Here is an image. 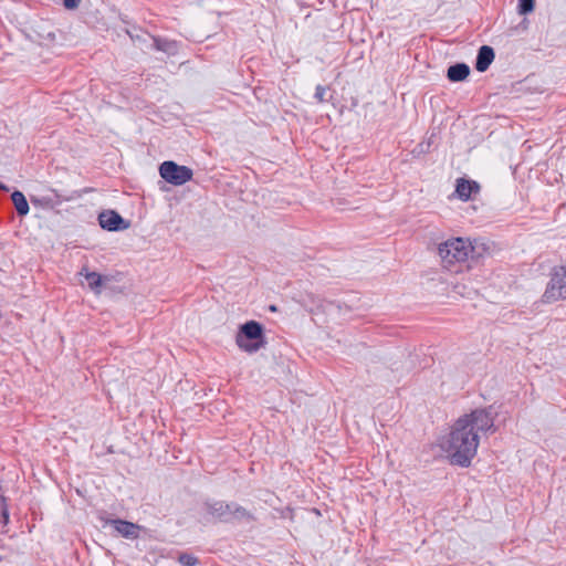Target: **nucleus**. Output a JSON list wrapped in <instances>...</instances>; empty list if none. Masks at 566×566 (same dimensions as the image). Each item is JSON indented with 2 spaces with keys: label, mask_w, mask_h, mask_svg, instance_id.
Instances as JSON below:
<instances>
[{
  "label": "nucleus",
  "mask_w": 566,
  "mask_h": 566,
  "mask_svg": "<svg viewBox=\"0 0 566 566\" xmlns=\"http://www.w3.org/2000/svg\"><path fill=\"white\" fill-rule=\"evenodd\" d=\"M494 431V418L486 409L461 416L442 443L452 464L468 468L476 455L481 434Z\"/></svg>",
  "instance_id": "1"
},
{
  "label": "nucleus",
  "mask_w": 566,
  "mask_h": 566,
  "mask_svg": "<svg viewBox=\"0 0 566 566\" xmlns=\"http://www.w3.org/2000/svg\"><path fill=\"white\" fill-rule=\"evenodd\" d=\"M488 245L479 240L471 242L463 238L449 239L438 247V253L442 264L450 268L457 263H463L469 259H480L488 253Z\"/></svg>",
  "instance_id": "2"
},
{
  "label": "nucleus",
  "mask_w": 566,
  "mask_h": 566,
  "mask_svg": "<svg viewBox=\"0 0 566 566\" xmlns=\"http://www.w3.org/2000/svg\"><path fill=\"white\" fill-rule=\"evenodd\" d=\"M262 325L255 321H249L241 325L240 332L237 335V344L244 352L254 353L262 347Z\"/></svg>",
  "instance_id": "3"
},
{
  "label": "nucleus",
  "mask_w": 566,
  "mask_h": 566,
  "mask_svg": "<svg viewBox=\"0 0 566 566\" xmlns=\"http://www.w3.org/2000/svg\"><path fill=\"white\" fill-rule=\"evenodd\" d=\"M206 510L209 515L221 521H231L232 518H243L248 515L245 509L223 501L206 502Z\"/></svg>",
  "instance_id": "4"
},
{
  "label": "nucleus",
  "mask_w": 566,
  "mask_h": 566,
  "mask_svg": "<svg viewBox=\"0 0 566 566\" xmlns=\"http://www.w3.org/2000/svg\"><path fill=\"white\" fill-rule=\"evenodd\" d=\"M159 174L167 182L181 186L192 179L193 172L187 166L177 165L175 161H164L159 167Z\"/></svg>",
  "instance_id": "5"
},
{
  "label": "nucleus",
  "mask_w": 566,
  "mask_h": 566,
  "mask_svg": "<svg viewBox=\"0 0 566 566\" xmlns=\"http://www.w3.org/2000/svg\"><path fill=\"white\" fill-rule=\"evenodd\" d=\"M98 520L105 528L112 526L117 535L127 539H136L139 537L140 526L129 521L120 518H109L105 512L99 513Z\"/></svg>",
  "instance_id": "6"
},
{
  "label": "nucleus",
  "mask_w": 566,
  "mask_h": 566,
  "mask_svg": "<svg viewBox=\"0 0 566 566\" xmlns=\"http://www.w3.org/2000/svg\"><path fill=\"white\" fill-rule=\"evenodd\" d=\"M544 296L548 301L566 298V266H562L552 274Z\"/></svg>",
  "instance_id": "7"
},
{
  "label": "nucleus",
  "mask_w": 566,
  "mask_h": 566,
  "mask_svg": "<svg viewBox=\"0 0 566 566\" xmlns=\"http://www.w3.org/2000/svg\"><path fill=\"white\" fill-rule=\"evenodd\" d=\"M99 226L107 231H118L127 228L125 220L114 210H106L98 214Z\"/></svg>",
  "instance_id": "8"
},
{
  "label": "nucleus",
  "mask_w": 566,
  "mask_h": 566,
  "mask_svg": "<svg viewBox=\"0 0 566 566\" xmlns=\"http://www.w3.org/2000/svg\"><path fill=\"white\" fill-rule=\"evenodd\" d=\"M151 40L150 49L164 52L168 56H175L179 53L180 43L163 36L147 35Z\"/></svg>",
  "instance_id": "9"
},
{
  "label": "nucleus",
  "mask_w": 566,
  "mask_h": 566,
  "mask_svg": "<svg viewBox=\"0 0 566 566\" xmlns=\"http://www.w3.org/2000/svg\"><path fill=\"white\" fill-rule=\"evenodd\" d=\"M479 190L480 186L474 180H467L464 178H459L457 180L455 193L463 201L470 200L473 195L479 192Z\"/></svg>",
  "instance_id": "10"
},
{
  "label": "nucleus",
  "mask_w": 566,
  "mask_h": 566,
  "mask_svg": "<svg viewBox=\"0 0 566 566\" xmlns=\"http://www.w3.org/2000/svg\"><path fill=\"white\" fill-rule=\"evenodd\" d=\"M495 53L493 48L489 45H482L476 55L475 69L479 72H485L492 62L494 61Z\"/></svg>",
  "instance_id": "11"
},
{
  "label": "nucleus",
  "mask_w": 566,
  "mask_h": 566,
  "mask_svg": "<svg viewBox=\"0 0 566 566\" xmlns=\"http://www.w3.org/2000/svg\"><path fill=\"white\" fill-rule=\"evenodd\" d=\"M78 274L85 277L88 287L95 294H101L105 282V279L101 274L90 271L86 266L82 268Z\"/></svg>",
  "instance_id": "12"
},
{
  "label": "nucleus",
  "mask_w": 566,
  "mask_h": 566,
  "mask_svg": "<svg viewBox=\"0 0 566 566\" xmlns=\"http://www.w3.org/2000/svg\"><path fill=\"white\" fill-rule=\"evenodd\" d=\"M470 74V67L465 63H457L448 69L447 76L451 82L464 81Z\"/></svg>",
  "instance_id": "13"
},
{
  "label": "nucleus",
  "mask_w": 566,
  "mask_h": 566,
  "mask_svg": "<svg viewBox=\"0 0 566 566\" xmlns=\"http://www.w3.org/2000/svg\"><path fill=\"white\" fill-rule=\"evenodd\" d=\"M14 208L20 217H24L29 213L30 207L25 196L21 191H13L11 195Z\"/></svg>",
  "instance_id": "14"
},
{
  "label": "nucleus",
  "mask_w": 566,
  "mask_h": 566,
  "mask_svg": "<svg viewBox=\"0 0 566 566\" xmlns=\"http://www.w3.org/2000/svg\"><path fill=\"white\" fill-rule=\"evenodd\" d=\"M535 1L534 0H518V13L527 14L534 10Z\"/></svg>",
  "instance_id": "15"
},
{
  "label": "nucleus",
  "mask_w": 566,
  "mask_h": 566,
  "mask_svg": "<svg viewBox=\"0 0 566 566\" xmlns=\"http://www.w3.org/2000/svg\"><path fill=\"white\" fill-rule=\"evenodd\" d=\"M178 562L182 566H197L199 563L196 556L187 553L180 554V556L178 557Z\"/></svg>",
  "instance_id": "16"
},
{
  "label": "nucleus",
  "mask_w": 566,
  "mask_h": 566,
  "mask_svg": "<svg viewBox=\"0 0 566 566\" xmlns=\"http://www.w3.org/2000/svg\"><path fill=\"white\" fill-rule=\"evenodd\" d=\"M327 91H328V87H326V86H323V85L316 86L314 97L317 99L318 103L326 102L325 96H326Z\"/></svg>",
  "instance_id": "17"
},
{
  "label": "nucleus",
  "mask_w": 566,
  "mask_h": 566,
  "mask_svg": "<svg viewBox=\"0 0 566 566\" xmlns=\"http://www.w3.org/2000/svg\"><path fill=\"white\" fill-rule=\"evenodd\" d=\"M0 517L2 520L1 522L3 524H7L9 515H8V511L6 507L4 497L1 494H0Z\"/></svg>",
  "instance_id": "18"
},
{
  "label": "nucleus",
  "mask_w": 566,
  "mask_h": 566,
  "mask_svg": "<svg viewBox=\"0 0 566 566\" xmlns=\"http://www.w3.org/2000/svg\"><path fill=\"white\" fill-rule=\"evenodd\" d=\"M81 0H63V4L66 9H76L80 6Z\"/></svg>",
  "instance_id": "19"
},
{
  "label": "nucleus",
  "mask_w": 566,
  "mask_h": 566,
  "mask_svg": "<svg viewBox=\"0 0 566 566\" xmlns=\"http://www.w3.org/2000/svg\"><path fill=\"white\" fill-rule=\"evenodd\" d=\"M132 39L134 41H138L140 43H145L146 42V36L136 35V36H132Z\"/></svg>",
  "instance_id": "20"
},
{
  "label": "nucleus",
  "mask_w": 566,
  "mask_h": 566,
  "mask_svg": "<svg viewBox=\"0 0 566 566\" xmlns=\"http://www.w3.org/2000/svg\"><path fill=\"white\" fill-rule=\"evenodd\" d=\"M0 188H2V189H7V188H6L4 186H2L1 184H0Z\"/></svg>",
  "instance_id": "21"
}]
</instances>
